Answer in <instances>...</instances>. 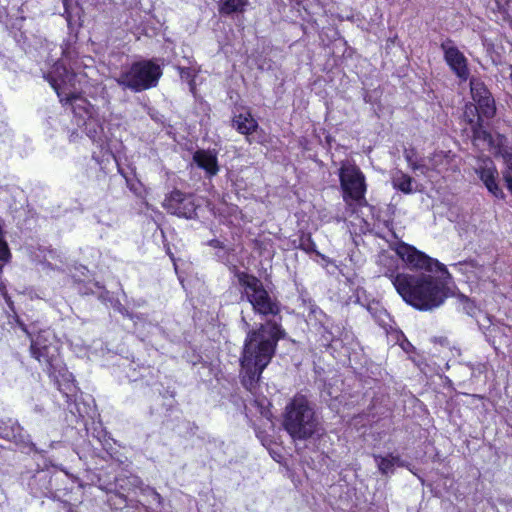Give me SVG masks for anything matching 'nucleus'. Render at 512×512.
<instances>
[{
	"label": "nucleus",
	"mask_w": 512,
	"mask_h": 512,
	"mask_svg": "<svg viewBox=\"0 0 512 512\" xmlns=\"http://www.w3.org/2000/svg\"><path fill=\"white\" fill-rule=\"evenodd\" d=\"M47 79L56 91L60 102L72 105L76 124L83 127L85 134L95 144L102 146L106 141L104 121L95 107L76 93V74L58 60Z\"/></svg>",
	"instance_id": "nucleus-3"
},
{
	"label": "nucleus",
	"mask_w": 512,
	"mask_h": 512,
	"mask_svg": "<svg viewBox=\"0 0 512 512\" xmlns=\"http://www.w3.org/2000/svg\"><path fill=\"white\" fill-rule=\"evenodd\" d=\"M35 477L39 478V479H44L45 480V479H47L48 474L42 471V472H38Z\"/></svg>",
	"instance_id": "nucleus-33"
},
{
	"label": "nucleus",
	"mask_w": 512,
	"mask_h": 512,
	"mask_svg": "<svg viewBox=\"0 0 512 512\" xmlns=\"http://www.w3.org/2000/svg\"><path fill=\"white\" fill-rule=\"evenodd\" d=\"M470 92L474 103L478 105L479 112L484 118H492L496 113L495 101L484 82L479 78L472 77L470 79Z\"/></svg>",
	"instance_id": "nucleus-11"
},
{
	"label": "nucleus",
	"mask_w": 512,
	"mask_h": 512,
	"mask_svg": "<svg viewBox=\"0 0 512 512\" xmlns=\"http://www.w3.org/2000/svg\"><path fill=\"white\" fill-rule=\"evenodd\" d=\"M395 252L410 269L423 270L417 274L385 271L402 299L422 311L440 307L452 294L448 286L452 277L446 266L406 243H399Z\"/></svg>",
	"instance_id": "nucleus-1"
},
{
	"label": "nucleus",
	"mask_w": 512,
	"mask_h": 512,
	"mask_svg": "<svg viewBox=\"0 0 512 512\" xmlns=\"http://www.w3.org/2000/svg\"><path fill=\"white\" fill-rule=\"evenodd\" d=\"M163 207L170 214L192 219L196 216L198 205L195 203L193 195L183 193L180 190H173L164 199Z\"/></svg>",
	"instance_id": "nucleus-9"
},
{
	"label": "nucleus",
	"mask_w": 512,
	"mask_h": 512,
	"mask_svg": "<svg viewBox=\"0 0 512 512\" xmlns=\"http://www.w3.org/2000/svg\"><path fill=\"white\" fill-rule=\"evenodd\" d=\"M473 144L480 149H488L494 145L492 135L484 128L483 121L471 126Z\"/></svg>",
	"instance_id": "nucleus-15"
},
{
	"label": "nucleus",
	"mask_w": 512,
	"mask_h": 512,
	"mask_svg": "<svg viewBox=\"0 0 512 512\" xmlns=\"http://www.w3.org/2000/svg\"><path fill=\"white\" fill-rule=\"evenodd\" d=\"M367 310L380 326L386 327L388 325L389 316L386 310H384L378 304L369 305Z\"/></svg>",
	"instance_id": "nucleus-24"
},
{
	"label": "nucleus",
	"mask_w": 512,
	"mask_h": 512,
	"mask_svg": "<svg viewBox=\"0 0 512 512\" xmlns=\"http://www.w3.org/2000/svg\"><path fill=\"white\" fill-rule=\"evenodd\" d=\"M246 5L247 0H220V12L226 15L243 12Z\"/></svg>",
	"instance_id": "nucleus-21"
},
{
	"label": "nucleus",
	"mask_w": 512,
	"mask_h": 512,
	"mask_svg": "<svg viewBox=\"0 0 512 512\" xmlns=\"http://www.w3.org/2000/svg\"><path fill=\"white\" fill-rule=\"evenodd\" d=\"M11 257L7 242L4 239V222L0 218V261L6 263Z\"/></svg>",
	"instance_id": "nucleus-25"
},
{
	"label": "nucleus",
	"mask_w": 512,
	"mask_h": 512,
	"mask_svg": "<svg viewBox=\"0 0 512 512\" xmlns=\"http://www.w3.org/2000/svg\"><path fill=\"white\" fill-rule=\"evenodd\" d=\"M460 266L464 267V271L466 273H471L474 277L478 279H486L489 276L487 275V267L484 265L478 264L474 260L466 261L464 263H459Z\"/></svg>",
	"instance_id": "nucleus-22"
},
{
	"label": "nucleus",
	"mask_w": 512,
	"mask_h": 512,
	"mask_svg": "<svg viewBox=\"0 0 512 512\" xmlns=\"http://www.w3.org/2000/svg\"><path fill=\"white\" fill-rule=\"evenodd\" d=\"M161 75L162 71L158 64L151 60H140L123 68L115 80L123 89L141 92L155 87Z\"/></svg>",
	"instance_id": "nucleus-7"
},
{
	"label": "nucleus",
	"mask_w": 512,
	"mask_h": 512,
	"mask_svg": "<svg viewBox=\"0 0 512 512\" xmlns=\"http://www.w3.org/2000/svg\"><path fill=\"white\" fill-rule=\"evenodd\" d=\"M22 330L31 338L30 352L45 369V371L58 382V378L69 380L68 373L60 357V341L50 329L41 330L35 337L27 330L24 324L20 325Z\"/></svg>",
	"instance_id": "nucleus-4"
},
{
	"label": "nucleus",
	"mask_w": 512,
	"mask_h": 512,
	"mask_svg": "<svg viewBox=\"0 0 512 512\" xmlns=\"http://www.w3.org/2000/svg\"><path fill=\"white\" fill-rule=\"evenodd\" d=\"M143 496L151 497L152 501L156 502L160 509H165L163 497L152 487L145 486L140 488Z\"/></svg>",
	"instance_id": "nucleus-26"
},
{
	"label": "nucleus",
	"mask_w": 512,
	"mask_h": 512,
	"mask_svg": "<svg viewBox=\"0 0 512 512\" xmlns=\"http://www.w3.org/2000/svg\"><path fill=\"white\" fill-rule=\"evenodd\" d=\"M475 173L479 176L487 190L496 198L504 199L505 194L499 187L498 171L494 162L490 158L479 159L475 167Z\"/></svg>",
	"instance_id": "nucleus-13"
},
{
	"label": "nucleus",
	"mask_w": 512,
	"mask_h": 512,
	"mask_svg": "<svg viewBox=\"0 0 512 512\" xmlns=\"http://www.w3.org/2000/svg\"><path fill=\"white\" fill-rule=\"evenodd\" d=\"M379 261H380V263H382V264H385V263H387V262H391V263H393V264H394V263L396 262V260H395V259H393L392 257L386 256V255H382V256H380Z\"/></svg>",
	"instance_id": "nucleus-30"
},
{
	"label": "nucleus",
	"mask_w": 512,
	"mask_h": 512,
	"mask_svg": "<svg viewBox=\"0 0 512 512\" xmlns=\"http://www.w3.org/2000/svg\"><path fill=\"white\" fill-rule=\"evenodd\" d=\"M311 312H312V313H314V314H316V313L321 314V313H322V311H321V310H319L317 307H313V308L311 309Z\"/></svg>",
	"instance_id": "nucleus-35"
},
{
	"label": "nucleus",
	"mask_w": 512,
	"mask_h": 512,
	"mask_svg": "<svg viewBox=\"0 0 512 512\" xmlns=\"http://www.w3.org/2000/svg\"><path fill=\"white\" fill-rule=\"evenodd\" d=\"M234 276L241 288V296L252 306V310L264 322L277 320L281 311L280 302L265 288L256 276L234 268Z\"/></svg>",
	"instance_id": "nucleus-5"
},
{
	"label": "nucleus",
	"mask_w": 512,
	"mask_h": 512,
	"mask_svg": "<svg viewBox=\"0 0 512 512\" xmlns=\"http://www.w3.org/2000/svg\"><path fill=\"white\" fill-rule=\"evenodd\" d=\"M210 245L214 248H222V243L219 240H211Z\"/></svg>",
	"instance_id": "nucleus-32"
},
{
	"label": "nucleus",
	"mask_w": 512,
	"mask_h": 512,
	"mask_svg": "<svg viewBox=\"0 0 512 512\" xmlns=\"http://www.w3.org/2000/svg\"><path fill=\"white\" fill-rule=\"evenodd\" d=\"M498 154L503 158L505 169L502 170V177L506 188L512 194V146L499 145Z\"/></svg>",
	"instance_id": "nucleus-16"
},
{
	"label": "nucleus",
	"mask_w": 512,
	"mask_h": 512,
	"mask_svg": "<svg viewBox=\"0 0 512 512\" xmlns=\"http://www.w3.org/2000/svg\"><path fill=\"white\" fill-rule=\"evenodd\" d=\"M135 512H169L166 509H159L158 511H154L147 506H137Z\"/></svg>",
	"instance_id": "nucleus-29"
},
{
	"label": "nucleus",
	"mask_w": 512,
	"mask_h": 512,
	"mask_svg": "<svg viewBox=\"0 0 512 512\" xmlns=\"http://www.w3.org/2000/svg\"><path fill=\"white\" fill-rule=\"evenodd\" d=\"M340 186L343 192V200L347 205L366 203L365 176L358 166L350 162H343L339 169Z\"/></svg>",
	"instance_id": "nucleus-8"
},
{
	"label": "nucleus",
	"mask_w": 512,
	"mask_h": 512,
	"mask_svg": "<svg viewBox=\"0 0 512 512\" xmlns=\"http://www.w3.org/2000/svg\"><path fill=\"white\" fill-rule=\"evenodd\" d=\"M232 125L239 133L247 136L258 128L257 121L248 112L235 115Z\"/></svg>",
	"instance_id": "nucleus-17"
},
{
	"label": "nucleus",
	"mask_w": 512,
	"mask_h": 512,
	"mask_svg": "<svg viewBox=\"0 0 512 512\" xmlns=\"http://www.w3.org/2000/svg\"><path fill=\"white\" fill-rule=\"evenodd\" d=\"M109 504L118 509L127 505V497L122 493H112L108 498Z\"/></svg>",
	"instance_id": "nucleus-27"
},
{
	"label": "nucleus",
	"mask_w": 512,
	"mask_h": 512,
	"mask_svg": "<svg viewBox=\"0 0 512 512\" xmlns=\"http://www.w3.org/2000/svg\"><path fill=\"white\" fill-rule=\"evenodd\" d=\"M283 426L297 440H307L322 431L320 422L309 401L304 396H295L286 406Z\"/></svg>",
	"instance_id": "nucleus-6"
},
{
	"label": "nucleus",
	"mask_w": 512,
	"mask_h": 512,
	"mask_svg": "<svg viewBox=\"0 0 512 512\" xmlns=\"http://www.w3.org/2000/svg\"><path fill=\"white\" fill-rule=\"evenodd\" d=\"M193 162L209 177L215 176L219 171L217 154L214 151L204 149L195 151Z\"/></svg>",
	"instance_id": "nucleus-14"
},
{
	"label": "nucleus",
	"mask_w": 512,
	"mask_h": 512,
	"mask_svg": "<svg viewBox=\"0 0 512 512\" xmlns=\"http://www.w3.org/2000/svg\"><path fill=\"white\" fill-rule=\"evenodd\" d=\"M0 438L14 442L20 449L26 452L43 453L44 450H38L36 445L30 440V435L14 420L0 421Z\"/></svg>",
	"instance_id": "nucleus-10"
},
{
	"label": "nucleus",
	"mask_w": 512,
	"mask_h": 512,
	"mask_svg": "<svg viewBox=\"0 0 512 512\" xmlns=\"http://www.w3.org/2000/svg\"><path fill=\"white\" fill-rule=\"evenodd\" d=\"M299 247L306 252H313L316 249V245L309 235L301 237Z\"/></svg>",
	"instance_id": "nucleus-28"
},
{
	"label": "nucleus",
	"mask_w": 512,
	"mask_h": 512,
	"mask_svg": "<svg viewBox=\"0 0 512 512\" xmlns=\"http://www.w3.org/2000/svg\"><path fill=\"white\" fill-rule=\"evenodd\" d=\"M373 458L377 464L379 471L383 475L393 473L395 466H399V467L406 466L405 462L399 456H394L392 454H389L387 456H381V455L375 454V455H373Z\"/></svg>",
	"instance_id": "nucleus-18"
},
{
	"label": "nucleus",
	"mask_w": 512,
	"mask_h": 512,
	"mask_svg": "<svg viewBox=\"0 0 512 512\" xmlns=\"http://www.w3.org/2000/svg\"><path fill=\"white\" fill-rule=\"evenodd\" d=\"M190 76V72L189 70L185 71L184 69L181 71V77L184 78V77H189Z\"/></svg>",
	"instance_id": "nucleus-34"
},
{
	"label": "nucleus",
	"mask_w": 512,
	"mask_h": 512,
	"mask_svg": "<svg viewBox=\"0 0 512 512\" xmlns=\"http://www.w3.org/2000/svg\"><path fill=\"white\" fill-rule=\"evenodd\" d=\"M404 158L413 171H420L421 174L426 175L429 169L424 163L417 160V152L414 148L404 149Z\"/></svg>",
	"instance_id": "nucleus-20"
},
{
	"label": "nucleus",
	"mask_w": 512,
	"mask_h": 512,
	"mask_svg": "<svg viewBox=\"0 0 512 512\" xmlns=\"http://www.w3.org/2000/svg\"><path fill=\"white\" fill-rule=\"evenodd\" d=\"M464 119L468 122V124L473 126L476 123H479L482 121V118L484 117L478 109V105L475 103H469L465 105L464 109Z\"/></svg>",
	"instance_id": "nucleus-23"
},
{
	"label": "nucleus",
	"mask_w": 512,
	"mask_h": 512,
	"mask_svg": "<svg viewBox=\"0 0 512 512\" xmlns=\"http://www.w3.org/2000/svg\"><path fill=\"white\" fill-rule=\"evenodd\" d=\"M242 322L247 330L240 357L242 384L252 392L274 356L278 341L286 337V332L278 320L263 322L256 329H250L244 316Z\"/></svg>",
	"instance_id": "nucleus-2"
},
{
	"label": "nucleus",
	"mask_w": 512,
	"mask_h": 512,
	"mask_svg": "<svg viewBox=\"0 0 512 512\" xmlns=\"http://www.w3.org/2000/svg\"><path fill=\"white\" fill-rule=\"evenodd\" d=\"M412 182L413 179L401 170H396L392 174L393 187L405 194H410L413 192Z\"/></svg>",
	"instance_id": "nucleus-19"
},
{
	"label": "nucleus",
	"mask_w": 512,
	"mask_h": 512,
	"mask_svg": "<svg viewBox=\"0 0 512 512\" xmlns=\"http://www.w3.org/2000/svg\"><path fill=\"white\" fill-rule=\"evenodd\" d=\"M444 53V59L450 69L461 80L466 81L469 78L468 60L464 54L455 46L451 40L441 44Z\"/></svg>",
	"instance_id": "nucleus-12"
},
{
	"label": "nucleus",
	"mask_w": 512,
	"mask_h": 512,
	"mask_svg": "<svg viewBox=\"0 0 512 512\" xmlns=\"http://www.w3.org/2000/svg\"><path fill=\"white\" fill-rule=\"evenodd\" d=\"M60 50H61V55L65 59H70V51H69L68 47H66V48L60 47Z\"/></svg>",
	"instance_id": "nucleus-31"
}]
</instances>
